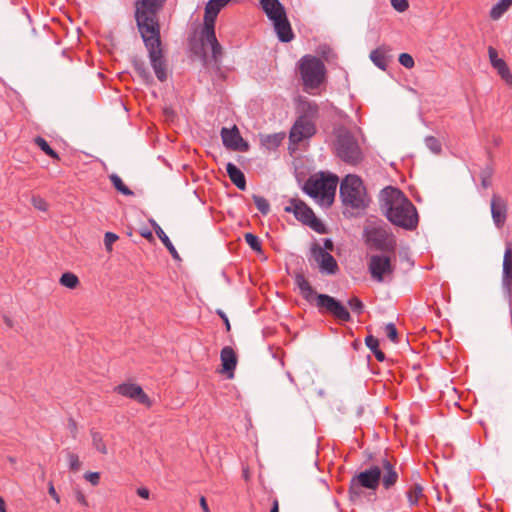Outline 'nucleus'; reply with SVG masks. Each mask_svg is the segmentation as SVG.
I'll return each mask as SVG.
<instances>
[{
    "mask_svg": "<svg viewBox=\"0 0 512 512\" xmlns=\"http://www.w3.org/2000/svg\"><path fill=\"white\" fill-rule=\"evenodd\" d=\"M132 66L137 75L142 79V81L146 85H152L154 83V78L149 72L148 68L145 65V62L142 59L138 57H133Z\"/></svg>",
    "mask_w": 512,
    "mask_h": 512,
    "instance_id": "31",
    "label": "nucleus"
},
{
    "mask_svg": "<svg viewBox=\"0 0 512 512\" xmlns=\"http://www.w3.org/2000/svg\"><path fill=\"white\" fill-rule=\"evenodd\" d=\"M200 506L203 509L204 512H210V509L208 507L207 501L205 497L200 498Z\"/></svg>",
    "mask_w": 512,
    "mask_h": 512,
    "instance_id": "62",
    "label": "nucleus"
},
{
    "mask_svg": "<svg viewBox=\"0 0 512 512\" xmlns=\"http://www.w3.org/2000/svg\"><path fill=\"white\" fill-rule=\"evenodd\" d=\"M401 505H402L401 495H396L394 498H392L391 507L393 509H400Z\"/></svg>",
    "mask_w": 512,
    "mask_h": 512,
    "instance_id": "59",
    "label": "nucleus"
},
{
    "mask_svg": "<svg viewBox=\"0 0 512 512\" xmlns=\"http://www.w3.org/2000/svg\"><path fill=\"white\" fill-rule=\"evenodd\" d=\"M368 270L373 280L383 282L386 276L393 275L395 267L389 255L377 254L370 257Z\"/></svg>",
    "mask_w": 512,
    "mask_h": 512,
    "instance_id": "11",
    "label": "nucleus"
},
{
    "mask_svg": "<svg viewBox=\"0 0 512 512\" xmlns=\"http://www.w3.org/2000/svg\"><path fill=\"white\" fill-rule=\"evenodd\" d=\"M163 6V0H137L135 15L143 13L145 16H157V13Z\"/></svg>",
    "mask_w": 512,
    "mask_h": 512,
    "instance_id": "26",
    "label": "nucleus"
},
{
    "mask_svg": "<svg viewBox=\"0 0 512 512\" xmlns=\"http://www.w3.org/2000/svg\"><path fill=\"white\" fill-rule=\"evenodd\" d=\"M84 478L89 481L92 485L96 486L100 481V473L99 472H87L84 475Z\"/></svg>",
    "mask_w": 512,
    "mask_h": 512,
    "instance_id": "53",
    "label": "nucleus"
},
{
    "mask_svg": "<svg viewBox=\"0 0 512 512\" xmlns=\"http://www.w3.org/2000/svg\"><path fill=\"white\" fill-rule=\"evenodd\" d=\"M381 481V469L380 466L371 465L369 468L356 473L350 480L348 488L349 500L353 503L358 502L364 493V489L369 492V497H375V491L378 489Z\"/></svg>",
    "mask_w": 512,
    "mask_h": 512,
    "instance_id": "5",
    "label": "nucleus"
},
{
    "mask_svg": "<svg viewBox=\"0 0 512 512\" xmlns=\"http://www.w3.org/2000/svg\"><path fill=\"white\" fill-rule=\"evenodd\" d=\"M269 512H279V502L277 499L273 500L272 507Z\"/></svg>",
    "mask_w": 512,
    "mask_h": 512,
    "instance_id": "64",
    "label": "nucleus"
},
{
    "mask_svg": "<svg viewBox=\"0 0 512 512\" xmlns=\"http://www.w3.org/2000/svg\"><path fill=\"white\" fill-rule=\"evenodd\" d=\"M338 181L335 174L319 172L306 180L303 191L311 198L318 199L321 204L330 206L335 198Z\"/></svg>",
    "mask_w": 512,
    "mask_h": 512,
    "instance_id": "4",
    "label": "nucleus"
},
{
    "mask_svg": "<svg viewBox=\"0 0 512 512\" xmlns=\"http://www.w3.org/2000/svg\"><path fill=\"white\" fill-rule=\"evenodd\" d=\"M232 0H209L206 7L212 12L219 14V12L226 7Z\"/></svg>",
    "mask_w": 512,
    "mask_h": 512,
    "instance_id": "43",
    "label": "nucleus"
},
{
    "mask_svg": "<svg viewBox=\"0 0 512 512\" xmlns=\"http://www.w3.org/2000/svg\"><path fill=\"white\" fill-rule=\"evenodd\" d=\"M423 490V486L417 482H414L407 487L405 496L410 508L417 506L419 500L424 497Z\"/></svg>",
    "mask_w": 512,
    "mask_h": 512,
    "instance_id": "30",
    "label": "nucleus"
},
{
    "mask_svg": "<svg viewBox=\"0 0 512 512\" xmlns=\"http://www.w3.org/2000/svg\"><path fill=\"white\" fill-rule=\"evenodd\" d=\"M260 4L272 23L287 16L285 7L279 0H261Z\"/></svg>",
    "mask_w": 512,
    "mask_h": 512,
    "instance_id": "21",
    "label": "nucleus"
},
{
    "mask_svg": "<svg viewBox=\"0 0 512 512\" xmlns=\"http://www.w3.org/2000/svg\"><path fill=\"white\" fill-rule=\"evenodd\" d=\"M398 61L407 69H412L415 65L413 57L408 53H401L399 55Z\"/></svg>",
    "mask_w": 512,
    "mask_h": 512,
    "instance_id": "47",
    "label": "nucleus"
},
{
    "mask_svg": "<svg viewBox=\"0 0 512 512\" xmlns=\"http://www.w3.org/2000/svg\"><path fill=\"white\" fill-rule=\"evenodd\" d=\"M488 54H489L491 65L493 66V68H495L498 71L501 78L506 81H508L509 79H512V75L510 73V70H509L506 62L503 59L498 58V53L492 46H490L488 48Z\"/></svg>",
    "mask_w": 512,
    "mask_h": 512,
    "instance_id": "27",
    "label": "nucleus"
},
{
    "mask_svg": "<svg viewBox=\"0 0 512 512\" xmlns=\"http://www.w3.org/2000/svg\"><path fill=\"white\" fill-rule=\"evenodd\" d=\"M318 53L323 57L326 61H329L331 58L335 56L333 50L327 46L323 45L319 47Z\"/></svg>",
    "mask_w": 512,
    "mask_h": 512,
    "instance_id": "51",
    "label": "nucleus"
},
{
    "mask_svg": "<svg viewBox=\"0 0 512 512\" xmlns=\"http://www.w3.org/2000/svg\"><path fill=\"white\" fill-rule=\"evenodd\" d=\"M294 281L302 298L309 304L315 305L320 314L331 315L340 323L352 320L350 312L340 300L328 294L317 293L303 273H295Z\"/></svg>",
    "mask_w": 512,
    "mask_h": 512,
    "instance_id": "3",
    "label": "nucleus"
},
{
    "mask_svg": "<svg viewBox=\"0 0 512 512\" xmlns=\"http://www.w3.org/2000/svg\"><path fill=\"white\" fill-rule=\"evenodd\" d=\"M60 284L69 289H75L79 285L78 277L72 272H65L61 275Z\"/></svg>",
    "mask_w": 512,
    "mask_h": 512,
    "instance_id": "38",
    "label": "nucleus"
},
{
    "mask_svg": "<svg viewBox=\"0 0 512 512\" xmlns=\"http://www.w3.org/2000/svg\"><path fill=\"white\" fill-rule=\"evenodd\" d=\"M297 113V118L315 123L319 117V106L314 101L300 100L297 105Z\"/></svg>",
    "mask_w": 512,
    "mask_h": 512,
    "instance_id": "23",
    "label": "nucleus"
},
{
    "mask_svg": "<svg viewBox=\"0 0 512 512\" xmlns=\"http://www.w3.org/2000/svg\"><path fill=\"white\" fill-rule=\"evenodd\" d=\"M298 203L295 218L319 234L328 233L326 225L316 217L314 211L302 200Z\"/></svg>",
    "mask_w": 512,
    "mask_h": 512,
    "instance_id": "13",
    "label": "nucleus"
},
{
    "mask_svg": "<svg viewBox=\"0 0 512 512\" xmlns=\"http://www.w3.org/2000/svg\"><path fill=\"white\" fill-rule=\"evenodd\" d=\"M427 148L434 154H440L442 151V144L440 140L434 136H427L425 138Z\"/></svg>",
    "mask_w": 512,
    "mask_h": 512,
    "instance_id": "42",
    "label": "nucleus"
},
{
    "mask_svg": "<svg viewBox=\"0 0 512 512\" xmlns=\"http://www.w3.org/2000/svg\"><path fill=\"white\" fill-rule=\"evenodd\" d=\"M298 71L303 88L307 92L319 88L325 80L326 67L316 56L304 55L298 62Z\"/></svg>",
    "mask_w": 512,
    "mask_h": 512,
    "instance_id": "7",
    "label": "nucleus"
},
{
    "mask_svg": "<svg viewBox=\"0 0 512 512\" xmlns=\"http://www.w3.org/2000/svg\"><path fill=\"white\" fill-rule=\"evenodd\" d=\"M297 202H300V199H298V198H291L289 200V205L284 208V211L286 213H292L295 216L296 211L298 209V203Z\"/></svg>",
    "mask_w": 512,
    "mask_h": 512,
    "instance_id": "52",
    "label": "nucleus"
},
{
    "mask_svg": "<svg viewBox=\"0 0 512 512\" xmlns=\"http://www.w3.org/2000/svg\"><path fill=\"white\" fill-rule=\"evenodd\" d=\"M48 493L57 503L60 502V497L57 494V492L51 482L49 483Z\"/></svg>",
    "mask_w": 512,
    "mask_h": 512,
    "instance_id": "60",
    "label": "nucleus"
},
{
    "mask_svg": "<svg viewBox=\"0 0 512 512\" xmlns=\"http://www.w3.org/2000/svg\"><path fill=\"white\" fill-rule=\"evenodd\" d=\"M244 239L253 251L262 253V245L258 236L253 233H246Z\"/></svg>",
    "mask_w": 512,
    "mask_h": 512,
    "instance_id": "40",
    "label": "nucleus"
},
{
    "mask_svg": "<svg viewBox=\"0 0 512 512\" xmlns=\"http://www.w3.org/2000/svg\"><path fill=\"white\" fill-rule=\"evenodd\" d=\"M366 243L370 248L383 253L394 254L397 247L396 237L387 226H373L365 228Z\"/></svg>",
    "mask_w": 512,
    "mask_h": 512,
    "instance_id": "9",
    "label": "nucleus"
},
{
    "mask_svg": "<svg viewBox=\"0 0 512 512\" xmlns=\"http://www.w3.org/2000/svg\"><path fill=\"white\" fill-rule=\"evenodd\" d=\"M149 222H150L151 226L153 227L156 235L161 240L163 245L167 248V250L169 251V253L173 257V259L180 260V256H179L176 248L174 247V245L170 241L169 237L165 234L163 229L159 226V224L154 219H150Z\"/></svg>",
    "mask_w": 512,
    "mask_h": 512,
    "instance_id": "29",
    "label": "nucleus"
},
{
    "mask_svg": "<svg viewBox=\"0 0 512 512\" xmlns=\"http://www.w3.org/2000/svg\"><path fill=\"white\" fill-rule=\"evenodd\" d=\"M75 498L78 503H80L83 506H87L85 495L80 490L75 491Z\"/></svg>",
    "mask_w": 512,
    "mask_h": 512,
    "instance_id": "58",
    "label": "nucleus"
},
{
    "mask_svg": "<svg viewBox=\"0 0 512 512\" xmlns=\"http://www.w3.org/2000/svg\"><path fill=\"white\" fill-rule=\"evenodd\" d=\"M91 437H92V444L93 447L102 454H107V447L106 444L103 441L102 434L98 431H91Z\"/></svg>",
    "mask_w": 512,
    "mask_h": 512,
    "instance_id": "39",
    "label": "nucleus"
},
{
    "mask_svg": "<svg viewBox=\"0 0 512 512\" xmlns=\"http://www.w3.org/2000/svg\"><path fill=\"white\" fill-rule=\"evenodd\" d=\"M109 179L113 185V187L121 194L125 196H132L134 195L133 191L128 188L124 182L122 181L121 177L115 173L111 174L109 176Z\"/></svg>",
    "mask_w": 512,
    "mask_h": 512,
    "instance_id": "37",
    "label": "nucleus"
},
{
    "mask_svg": "<svg viewBox=\"0 0 512 512\" xmlns=\"http://www.w3.org/2000/svg\"><path fill=\"white\" fill-rule=\"evenodd\" d=\"M380 208L386 218L395 226L413 231L419 223L416 207L399 189L387 186L379 194Z\"/></svg>",
    "mask_w": 512,
    "mask_h": 512,
    "instance_id": "1",
    "label": "nucleus"
},
{
    "mask_svg": "<svg viewBox=\"0 0 512 512\" xmlns=\"http://www.w3.org/2000/svg\"><path fill=\"white\" fill-rule=\"evenodd\" d=\"M321 249H324L325 251H333L334 250V243L330 238H325L323 240V247Z\"/></svg>",
    "mask_w": 512,
    "mask_h": 512,
    "instance_id": "57",
    "label": "nucleus"
},
{
    "mask_svg": "<svg viewBox=\"0 0 512 512\" xmlns=\"http://www.w3.org/2000/svg\"><path fill=\"white\" fill-rule=\"evenodd\" d=\"M260 4L272 23L287 16L285 7L279 0H261Z\"/></svg>",
    "mask_w": 512,
    "mask_h": 512,
    "instance_id": "22",
    "label": "nucleus"
},
{
    "mask_svg": "<svg viewBox=\"0 0 512 512\" xmlns=\"http://www.w3.org/2000/svg\"><path fill=\"white\" fill-rule=\"evenodd\" d=\"M34 142L47 156L54 160H60L59 154L53 148H51L49 143L43 137L37 136L34 139Z\"/></svg>",
    "mask_w": 512,
    "mask_h": 512,
    "instance_id": "36",
    "label": "nucleus"
},
{
    "mask_svg": "<svg viewBox=\"0 0 512 512\" xmlns=\"http://www.w3.org/2000/svg\"><path fill=\"white\" fill-rule=\"evenodd\" d=\"M115 392L124 397L137 401L140 404L151 406L148 395L143 391L142 387L135 383H122L115 387Z\"/></svg>",
    "mask_w": 512,
    "mask_h": 512,
    "instance_id": "16",
    "label": "nucleus"
},
{
    "mask_svg": "<svg viewBox=\"0 0 512 512\" xmlns=\"http://www.w3.org/2000/svg\"><path fill=\"white\" fill-rule=\"evenodd\" d=\"M201 46L194 50V53L200 55L203 66H207L208 56L204 50V45L209 44L211 46V58L217 70H220L221 59L223 56V48L218 42L216 34L200 36Z\"/></svg>",
    "mask_w": 512,
    "mask_h": 512,
    "instance_id": "12",
    "label": "nucleus"
},
{
    "mask_svg": "<svg viewBox=\"0 0 512 512\" xmlns=\"http://www.w3.org/2000/svg\"><path fill=\"white\" fill-rule=\"evenodd\" d=\"M221 359V373L226 375L227 378L231 379L234 377V371L237 366V355L232 347L225 346L222 348L220 353Z\"/></svg>",
    "mask_w": 512,
    "mask_h": 512,
    "instance_id": "20",
    "label": "nucleus"
},
{
    "mask_svg": "<svg viewBox=\"0 0 512 512\" xmlns=\"http://www.w3.org/2000/svg\"><path fill=\"white\" fill-rule=\"evenodd\" d=\"M491 215L497 228H502L507 218V202L497 194L491 198Z\"/></svg>",
    "mask_w": 512,
    "mask_h": 512,
    "instance_id": "19",
    "label": "nucleus"
},
{
    "mask_svg": "<svg viewBox=\"0 0 512 512\" xmlns=\"http://www.w3.org/2000/svg\"><path fill=\"white\" fill-rule=\"evenodd\" d=\"M221 138L223 145L233 151L247 152L250 148L249 143L242 138L236 126L232 128L223 127L221 130Z\"/></svg>",
    "mask_w": 512,
    "mask_h": 512,
    "instance_id": "14",
    "label": "nucleus"
},
{
    "mask_svg": "<svg viewBox=\"0 0 512 512\" xmlns=\"http://www.w3.org/2000/svg\"><path fill=\"white\" fill-rule=\"evenodd\" d=\"M392 7L398 12H404L409 8L408 0H390Z\"/></svg>",
    "mask_w": 512,
    "mask_h": 512,
    "instance_id": "50",
    "label": "nucleus"
},
{
    "mask_svg": "<svg viewBox=\"0 0 512 512\" xmlns=\"http://www.w3.org/2000/svg\"><path fill=\"white\" fill-rule=\"evenodd\" d=\"M285 139V133H274L266 135L261 139L262 144L269 150L277 149Z\"/></svg>",
    "mask_w": 512,
    "mask_h": 512,
    "instance_id": "33",
    "label": "nucleus"
},
{
    "mask_svg": "<svg viewBox=\"0 0 512 512\" xmlns=\"http://www.w3.org/2000/svg\"><path fill=\"white\" fill-rule=\"evenodd\" d=\"M365 344L379 362H383L386 359L385 353L379 348V340L373 335H368L365 338Z\"/></svg>",
    "mask_w": 512,
    "mask_h": 512,
    "instance_id": "34",
    "label": "nucleus"
},
{
    "mask_svg": "<svg viewBox=\"0 0 512 512\" xmlns=\"http://www.w3.org/2000/svg\"><path fill=\"white\" fill-rule=\"evenodd\" d=\"M392 48L388 45H381L370 52V59L379 69L385 71L388 62L392 60Z\"/></svg>",
    "mask_w": 512,
    "mask_h": 512,
    "instance_id": "24",
    "label": "nucleus"
},
{
    "mask_svg": "<svg viewBox=\"0 0 512 512\" xmlns=\"http://www.w3.org/2000/svg\"><path fill=\"white\" fill-rule=\"evenodd\" d=\"M140 235L148 241H152L154 239L152 232L146 228L140 231Z\"/></svg>",
    "mask_w": 512,
    "mask_h": 512,
    "instance_id": "61",
    "label": "nucleus"
},
{
    "mask_svg": "<svg viewBox=\"0 0 512 512\" xmlns=\"http://www.w3.org/2000/svg\"><path fill=\"white\" fill-rule=\"evenodd\" d=\"M67 458L69 463V469L73 472L78 471L81 467V462L79 460L78 455L71 452H67Z\"/></svg>",
    "mask_w": 512,
    "mask_h": 512,
    "instance_id": "46",
    "label": "nucleus"
},
{
    "mask_svg": "<svg viewBox=\"0 0 512 512\" xmlns=\"http://www.w3.org/2000/svg\"><path fill=\"white\" fill-rule=\"evenodd\" d=\"M226 172L231 182L240 190H246V177L244 173L232 162L226 165Z\"/></svg>",
    "mask_w": 512,
    "mask_h": 512,
    "instance_id": "28",
    "label": "nucleus"
},
{
    "mask_svg": "<svg viewBox=\"0 0 512 512\" xmlns=\"http://www.w3.org/2000/svg\"><path fill=\"white\" fill-rule=\"evenodd\" d=\"M314 260L319 272L325 275H335L339 271V266L336 259L330 252L321 249L317 242H313L310 246L309 261Z\"/></svg>",
    "mask_w": 512,
    "mask_h": 512,
    "instance_id": "10",
    "label": "nucleus"
},
{
    "mask_svg": "<svg viewBox=\"0 0 512 512\" xmlns=\"http://www.w3.org/2000/svg\"><path fill=\"white\" fill-rule=\"evenodd\" d=\"M340 198L343 205L353 209H365L370 202L362 179L353 174L347 175L340 183Z\"/></svg>",
    "mask_w": 512,
    "mask_h": 512,
    "instance_id": "6",
    "label": "nucleus"
},
{
    "mask_svg": "<svg viewBox=\"0 0 512 512\" xmlns=\"http://www.w3.org/2000/svg\"><path fill=\"white\" fill-rule=\"evenodd\" d=\"M502 287L503 290L511 296L512 294V244L506 243V249L503 258L502 269Z\"/></svg>",
    "mask_w": 512,
    "mask_h": 512,
    "instance_id": "18",
    "label": "nucleus"
},
{
    "mask_svg": "<svg viewBox=\"0 0 512 512\" xmlns=\"http://www.w3.org/2000/svg\"><path fill=\"white\" fill-rule=\"evenodd\" d=\"M335 152L343 162L357 165L363 160V153L357 139L350 130L339 127L335 130Z\"/></svg>",
    "mask_w": 512,
    "mask_h": 512,
    "instance_id": "8",
    "label": "nucleus"
},
{
    "mask_svg": "<svg viewBox=\"0 0 512 512\" xmlns=\"http://www.w3.org/2000/svg\"><path fill=\"white\" fill-rule=\"evenodd\" d=\"M118 235L113 232H106L104 236V245L108 251L112 250V245L118 240Z\"/></svg>",
    "mask_w": 512,
    "mask_h": 512,
    "instance_id": "49",
    "label": "nucleus"
},
{
    "mask_svg": "<svg viewBox=\"0 0 512 512\" xmlns=\"http://www.w3.org/2000/svg\"><path fill=\"white\" fill-rule=\"evenodd\" d=\"M385 332L390 341H392L393 343L399 342L398 331L394 323L386 324Z\"/></svg>",
    "mask_w": 512,
    "mask_h": 512,
    "instance_id": "45",
    "label": "nucleus"
},
{
    "mask_svg": "<svg viewBox=\"0 0 512 512\" xmlns=\"http://www.w3.org/2000/svg\"><path fill=\"white\" fill-rule=\"evenodd\" d=\"M138 31L148 51L151 66L157 79L164 82L168 78L166 59L161 48L160 24L157 16L135 15Z\"/></svg>",
    "mask_w": 512,
    "mask_h": 512,
    "instance_id": "2",
    "label": "nucleus"
},
{
    "mask_svg": "<svg viewBox=\"0 0 512 512\" xmlns=\"http://www.w3.org/2000/svg\"><path fill=\"white\" fill-rule=\"evenodd\" d=\"M348 305L351 308V310L360 315L364 311V304L358 297H352L348 300Z\"/></svg>",
    "mask_w": 512,
    "mask_h": 512,
    "instance_id": "44",
    "label": "nucleus"
},
{
    "mask_svg": "<svg viewBox=\"0 0 512 512\" xmlns=\"http://www.w3.org/2000/svg\"><path fill=\"white\" fill-rule=\"evenodd\" d=\"M164 115L168 118V119H173L175 117V111L172 109V108H165L164 109Z\"/></svg>",
    "mask_w": 512,
    "mask_h": 512,
    "instance_id": "63",
    "label": "nucleus"
},
{
    "mask_svg": "<svg viewBox=\"0 0 512 512\" xmlns=\"http://www.w3.org/2000/svg\"><path fill=\"white\" fill-rule=\"evenodd\" d=\"M136 493L139 497H141L143 499H148L150 496V491L146 487L137 488Z\"/></svg>",
    "mask_w": 512,
    "mask_h": 512,
    "instance_id": "56",
    "label": "nucleus"
},
{
    "mask_svg": "<svg viewBox=\"0 0 512 512\" xmlns=\"http://www.w3.org/2000/svg\"><path fill=\"white\" fill-rule=\"evenodd\" d=\"M216 313L220 316V318L224 322L225 327H226V331H230L231 325H230L229 319H228L227 315L225 314V312L222 311L221 309H218L216 311Z\"/></svg>",
    "mask_w": 512,
    "mask_h": 512,
    "instance_id": "54",
    "label": "nucleus"
},
{
    "mask_svg": "<svg viewBox=\"0 0 512 512\" xmlns=\"http://www.w3.org/2000/svg\"><path fill=\"white\" fill-rule=\"evenodd\" d=\"M217 16V13L212 12L205 6L203 27L200 31V36L215 34V23Z\"/></svg>",
    "mask_w": 512,
    "mask_h": 512,
    "instance_id": "32",
    "label": "nucleus"
},
{
    "mask_svg": "<svg viewBox=\"0 0 512 512\" xmlns=\"http://www.w3.org/2000/svg\"><path fill=\"white\" fill-rule=\"evenodd\" d=\"M316 132L315 123L297 118L290 130L289 141L297 145L304 139L313 137Z\"/></svg>",
    "mask_w": 512,
    "mask_h": 512,
    "instance_id": "15",
    "label": "nucleus"
},
{
    "mask_svg": "<svg viewBox=\"0 0 512 512\" xmlns=\"http://www.w3.org/2000/svg\"><path fill=\"white\" fill-rule=\"evenodd\" d=\"M512 5V0H500L497 2L490 11V17L493 20H498Z\"/></svg>",
    "mask_w": 512,
    "mask_h": 512,
    "instance_id": "35",
    "label": "nucleus"
},
{
    "mask_svg": "<svg viewBox=\"0 0 512 512\" xmlns=\"http://www.w3.org/2000/svg\"><path fill=\"white\" fill-rule=\"evenodd\" d=\"M31 202L33 206L40 211H47L48 209L47 202L40 196H33Z\"/></svg>",
    "mask_w": 512,
    "mask_h": 512,
    "instance_id": "48",
    "label": "nucleus"
},
{
    "mask_svg": "<svg viewBox=\"0 0 512 512\" xmlns=\"http://www.w3.org/2000/svg\"><path fill=\"white\" fill-rule=\"evenodd\" d=\"M381 469V481L383 489L390 491L398 482L399 473L396 469L395 463H392L387 458H382L379 465Z\"/></svg>",
    "mask_w": 512,
    "mask_h": 512,
    "instance_id": "17",
    "label": "nucleus"
},
{
    "mask_svg": "<svg viewBox=\"0 0 512 512\" xmlns=\"http://www.w3.org/2000/svg\"><path fill=\"white\" fill-rule=\"evenodd\" d=\"M68 427L70 429V432L72 434V437L73 438H76L77 436V423L76 421L73 419V418H70L69 421H68Z\"/></svg>",
    "mask_w": 512,
    "mask_h": 512,
    "instance_id": "55",
    "label": "nucleus"
},
{
    "mask_svg": "<svg viewBox=\"0 0 512 512\" xmlns=\"http://www.w3.org/2000/svg\"><path fill=\"white\" fill-rule=\"evenodd\" d=\"M253 201L262 215H267L270 212V204L267 199L259 195H253Z\"/></svg>",
    "mask_w": 512,
    "mask_h": 512,
    "instance_id": "41",
    "label": "nucleus"
},
{
    "mask_svg": "<svg viewBox=\"0 0 512 512\" xmlns=\"http://www.w3.org/2000/svg\"><path fill=\"white\" fill-rule=\"evenodd\" d=\"M273 27L280 42L288 43L294 39V33L287 16L273 22Z\"/></svg>",
    "mask_w": 512,
    "mask_h": 512,
    "instance_id": "25",
    "label": "nucleus"
}]
</instances>
